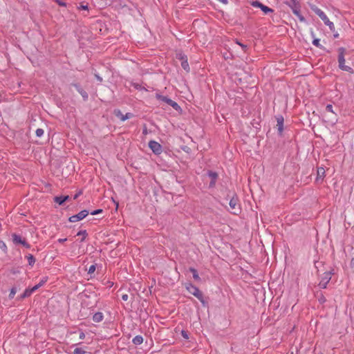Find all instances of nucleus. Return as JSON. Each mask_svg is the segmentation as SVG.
I'll return each mask as SVG.
<instances>
[{"label": "nucleus", "instance_id": "obj_1", "mask_svg": "<svg viewBox=\"0 0 354 354\" xmlns=\"http://www.w3.org/2000/svg\"><path fill=\"white\" fill-rule=\"evenodd\" d=\"M338 51V66L344 71L353 73V70L351 67L345 65V55L346 53V48L340 47L337 49Z\"/></svg>", "mask_w": 354, "mask_h": 354}, {"label": "nucleus", "instance_id": "obj_2", "mask_svg": "<svg viewBox=\"0 0 354 354\" xmlns=\"http://www.w3.org/2000/svg\"><path fill=\"white\" fill-rule=\"evenodd\" d=\"M185 287L190 294L195 296L203 305H205L203 294L196 286L190 282H187L185 283Z\"/></svg>", "mask_w": 354, "mask_h": 354}, {"label": "nucleus", "instance_id": "obj_3", "mask_svg": "<svg viewBox=\"0 0 354 354\" xmlns=\"http://www.w3.org/2000/svg\"><path fill=\"white\" fill-rule=\"evenodd\" d=\"M312 9L315 12V13L317 14L321 18V19L324 22V24L329 27L330 30H334L335 26L333 23L328 19L326 15L321 9L316 6L315 8H312Z\"/></svg>", "mask_w": 354, "mask_h": 354}, {"label": "nucleus", "instance_id": "obj_4", "mask_svg": "<svg viewBox=\"0 0 354 354\" xmlns=\"http://www.w3.org/2000/svg\"><path fill=\"white\" fill-rule=\"evenodd\" d=\"M230 207L231 208V212L234 214H239L241 212L240 205L239 204L238 198L236 196H232L230 202Z\"/></svg>", "mask_w": 354, "mask_h": 354}, {"label": "nucleus", "instance_id": "obj_5", "mask_svg": "<svg viewBox=\"0 0 354 354\" xmlns=\"http://www.w3.org/2000/svg\"><path fill=\"white\" fill-rule=\"evenodd\" d=\"M12 240L14 244H21L26 248H30V245L28 243L25 239H22L21 236L14 233L12 234Z\"/></svg>", "mask_w": 354, "mask_h": 354}, {"label": "nucleus", "instance_id": "obj_6", "mask_svg": "<svg viewBox=\"0 0 354 354\" xmlns=\"http://www.w3.org/2000/svg\"><path fill=\"white\" fill-rule=\"evenodd\" d=\"M88 213L89 212L88 210L84 209V210L80 212L78 214L71 216L69 218V221L72 222V223H75V222L81 221L83 218H84L88 214Z\"/></svg>", "mask_w": 354, "mask_h": 354}, {"label": "nucleus", "instance_id": "obj_7", "mask_svg": "<svg viewBox=\"0 0 354 354\" xmlns=\"http://www.w3.org/2000/svg\"><path fill=\"white\" fill-rule=\"evenodd\" d=\"M331 274H332L331 272H324V276L322 278V279L319 283V286L320 288L324 289L326 288L327 284L329 283V281L331 279Z\"/></svg>", "mask_w": 354, "mask_h": 354}, {"label": "nucleus", "instance_id": "obj_8", "mask_svg": "<svg viewBox=\"0 0 354 354\" xmlns=\"http://www.w3.org/2000/svg\"><path fill=\"white\" fill-rule=\"evenodd\" d=\"M149 147L156 155H159L162 153V146L156 141H149Z\"/></svg>", "mask_w": 354, "mask_h": 354}, {"label": "nucleus", "instance_id": "obj_9", "mask_svg": "<svg viewBox=\"0 0 354 354\" xmlns=\"http://www.w3.org/2000/svg\"><path fill=\"white\" fill-rule=\"evenodd\" d=\"M252 6H253L254 7H256V8H259L265 14H268V13L274 12V10L262 4L261 2L258 1H253L252 3Z\"/></svg>", "mask_w": 354, "mask_h": 354}, {"label": "nucleus", "instance_id": "obj_10", "mask_svg": "<svg viewBox=\"0 0 354 354\" xmlns=\"http://www.w3.org/2000/svg\"><path fill=\"white\" fill-rule=\"evenodd\" d=\"M298 5L294 6L293 4H289V6L291 8L292 12L299 18V21L301 22H305L306 19L303 15H301L300 11L298 8Z\"/></svg>", "mask_w": 354, "mask_h": 354}, {"label": "nucleus", "instance_id": "obj_11", "mask_svg": "<svg viewBox=\"0 0 354 354\" xmlns=\"http://www.w3.org/2000/svg\"><path fill=\"white\" fill-rule=\"evenodd\" d=\"M325 169L324 167H320L317 168V178H316V182L317 183H322L324 180V178L325 177Z\"/></svg>", "mask_w": 354, "mask_h": 354}, {"label": "nucleus", "instance_id": "obj_12", "mask_svg": "<svg viewBox=\"0 0 354 354\" xmlns=\"http://www.w3.org/2000/svg\"><path fill=\"white\" fill-rule=\"evenodd\" d=\"M276 120L277 122V126L279 133L280 135H281L282 132L283 131V122H284L283 117L282 115H277L276 117Z\"/></svg>", "mask_w": 354, "mask_h": 354}, {"label": "nucleus", "instance_id": "obj_13", "mask_svg": "<svg viewBox=\"0 0 354 354\" xmlns=\"http://www.w3.org/2000/svg\"><path fill=\"white\" fill-rule=\"evenodd\" d=\"M71 85L77 89L84 100H87L88 97V93L78 84H72Z\"/></svg>", "mask_w": 354, "mask_h": 354}, {"label": "nucleus", "instance_id": "obj_14", "mask_svg": "<svg viewBox=\"0 0 354 354\" xmlns=\"http://www.w3.org/2000/svg\"><path fill=\"white\" fill-rule=\"evenodd\" d=\"M156 97L158 100H160L162 102H165L166 104H167L168 105H170V104H171V102L173 101L171 99L169 98L167 96H164V95H162L159 93H156Z\"/></svg>", "mask_w": 354, "mask_h": 354}, {"label": "nucleus", "instance_id": "obj_15", "mask_svg": "<svg viewBox=\"0 0 354 354\" xmlns=\"http://www.w3.org/2000/svg\"><path fill=\"white\" fill-rule=\"evenodd\" d=\"M208 176L211 178L212 180L209 183V187H214L216 183V180L218 177V174L216 172L209 171Z\"/></svg>", "mask_w": 354, "mask_h": 354}, {"label": "nucleus", "instance_id": "obj_16", "mask_svg": "<svg viewBox=\"0 0 354 354\" xmlns=\"http://www.w3.org/2000/svg\"><path fill=\"white\" fill-rule=\"evenodd\" d=\"M68 198H69L68 196H55L54 198V201L59 205H62Z\"/></svg>", "mask_w": 354, "mask_h": 354}, {"label": "nucleus", "instance_id": "obj_17", "mask_svg": "<svg viewBox=\"0 0 354 354\" xmlns=\"http://www.w3.org/2000/svg\"><path fill=\"white\" fill-rule=\"evenodd\" d=\"M103 318H104V315H103L102 313L97 312L93 315V321L94 322L98 323V322H102L103 320Z\"/></svg>", "mask_w": 354, "mask_h": 354}, {"label": "nucleus", "instance_id": "obj_18", "mask_svg": "<svg viewBox=\"0 0 354 354\" xmlns=\"http://www.w3.org/2000/svg\"><path fill=\"white\" fill-rule=\"evenodd\" d=\"M189 272H191L192 273L193 278L194 279L195 281H201V279L199 277L197 270L194 268L191 267L189 268Z\"/></svg>", "mask_w": 354, "mask_h": 354}, {"label": "nucleus", "instance_id": "obj_19", "mask_svg": "<svg viewBox=\"0 0 354 354\" xmlns=\"http://www.w3.org/2000/svg\"><path fill=\"white\" fill-rule=\"evenodd\" d=\"M132 342L135 345H140L143 342V337L141 335H136Z\"/></svg>", "mask_w": 354, "mask_h": 354}, {"label": "nucleus", "instance_id": "obj_20", "mask_svg": "<svg viewBox=\"0 0 354 354\" xmlns=\"http://www.w3.org/2000/svg\"><path fill=\"white\" fill-rule=\"evenodd\" d=\"M326 112H328V113H331L334 115V117H333V120L335 121L337 120V118H336V113L333 111V106L331 104H328L326 106Z\"/></svg>", "mask_w": 354, "mask_h": 354}, {"label": "nucleus", "instance_id": "obj_21", "mask_svg": "<svg viewBox=\"0 0 354 354\" xmlns=\"http://www.w3.org/2000/svg\"><path fill=\"white\" fill-rule=\"evenodd\" d=\"M181 66L187 72L189 71L190 68L187 62V59H185V60H183V62H181Z\"/></svg>", "mask_w": 354, "mask_h": 354}, {"label": "nucleus", "instance_id": "obj_22", "mask_svg": "<svg viewBox=\"0 0 354 354\" xmlns=\"http://www.w3.org/2000/svg\"><path fill=\"white\" fill-rule=\"evenodd\" d=\"M26 257L28 261V264L32 266L35 263V258L30 254H29Z\"/></svg>", "mask_w": 354, "mask_h": 354}, {"label": "nucleus", "instance_id": "obj_23", "mask_svg": "<svg viewBox=\"0 0 354 354\" xmlns=\"http://www.w3.org/2000/svg\"><path fill=\"white\" fill-rule=\"evenodd\" d=\"M32 293V292L30 290V288H27V289L25 290L24 293L21 295V299H24L26 297H28L30 296Z\"/></svg>", "mask_w": 354, "mask_h": 354}, {"label": "nucleus", "instance_id": "obj_24", "mask_svg": "<svg viewBox=\"0 0 354 354\" xmlns=\"http://www.w3.org/2000/svg\"><path fill=\"white\" fill-rule=\"evenodd\" d=\"M113 114L117 118H120L122 120V118L124 116V114H122V111L120 109H115L113 111Z\"/></svg>", "mask_w": 354, "mask_h": 354}, {"label": "nucleus", "instance_id": "obj_25", "mask_svg": "<svg viewBox=\"0 0 354 354\" xmlns=\"http://www.w3.org/2000/svg\"><path fill=\"white\" fill-rule=\"evenodd\" d=\"M169 106H172L177 111H182L180 106L178 104L177 102H176L174 101H172L171 104H170Z\"/></svg>", "mask_w": 354, "mask_h": 354}, {"label": "nucleus", "instance_id": "obj_26", "mask_svg": "<svg viewBox=\"0 0 354 354\" xmlns=\"http://www.w3.org/2000/svg\"><path fill=\"white\" fill-rule=\"evenodd\" d=\"M80 235L83 236L82 239H81V242H83L85 238L87 236L88 234L86 230H80V232H77V236Z\"/></svg>", "mask_w": 354, "mask_h": 354}, {"label": "nucleus", "instance_id": "obj_27", "mask_svg": "<svg viewBox=\"0 0 354 354\" xmlns=\"http://www.w3.org/2000/svg\"><path fill=\"white\" fill-rule=\"evenodd\" d=\"M313 44L321 49H324V47L320 44L319 39H314L313 41Z\"/></svg>", "mask_w": 354, "mask_h": 354}, {"label": "nucleus", "instance_id": "obj_28", "mask_svg": "<svg viewBox=\"0 0 354 354\" xmlns=\"http://www.w3.org/2000/svg\"><path fill=\"white\" fill-rule=\"evenodd\" d=\"M133 117V114L131 113H127L124 117L122 118V121H125L129 118H131Z\"/></svg>", "mask_w": 354, "mask_h": 354}, {"label": "nucleus", "instance_id": "obj_29", "mask_svg": "<svg viewBox=\"0 0 354 354\" xmlns=\"http://www.w3.org/2000/svg\"><path fill=\"white\" fill-rule=\"evenodd\" d=\"M16 292H17V288H16L13 287L12 288H11L10 292L9 294V298L10 299H12L15 297Z\"/></svg>", "mask_w": 354, "mask_h": 354}, {"label": "nucleus", "instance_id": "obj_30", "mask_svg": "<svg viewBox=\"0 0 354 354\" xmlns=\"http://www.w3.org/2000/svg\"><path fill=\"white\" fill-rule=\"evenodd\" d=\"M74 354H85L86 352L81 348H76L73 351Z\"/></svg>", "mask_w": 354, "mask_h": 354}, {"label": "nucleus", "instance_id": "obj_31", "mask_svg": "<svg viewBox=\"0 0 354 354\" xmlns=\"http://www.w3.org/2000/svg\"><path fill=\"white\" fill-rule=\"evenodd\" d=\"M44 130L40 128L37 129L35 131L36 136L37 137H41L44 135Z\"/></svg>", "mask_w": 354, "mask_h": 354}, {"label": "nucleus", "instance_id": "obj_32", "mask_svg": "<svg viewBox=\"0 0 354 354\" xmlns=\"http://www.w3.org/2000/svg\"><path fill=\"white\" fill-rule=\"evenodd\" d=\"M176 57L178 59H180L182 62H183V60H185V59H187V56L185 54L181 53H178L176 55Z\"/></svg>", "mask_w": 354, "mask_h": 354}, {"label": "nucleus", "instance_id": "obj_33", "mask_svg": "<svg viewBox=\"0 0 354 354\" xmlns=\"http://www.w3.org/2000/svg\"><path fill=\"white\" fill-rule=\"evenodd\" d=\"M95 268H96L95 265H91L88 270V273L93 274L95 272Z\"/></svg>", "mask_w": 354, "mask_h": 354}, {"label": "nucleus", "instance_id": "obj_34", "mask_svg": "<svg viewBox=\"0 0 354 354\" xmlns=\"http://www.w3.org/2000/svg\"><path fill=\"white\" fill-rule=\"evenodd\" d=\"M0 248L2 249L5 252L7 250V246L3 241H0Z\"/></svg>", "mask_w": 354, "mask_h": 354}, {"label": "nucleus", "instance_id": "obj_35", "mask_svg": "<svg viewBox=\"0 0 354 354\" xmlns=\"http://www.w3.org/2000/svg\"><path fill=\"white\" fill-rule=\"evenodd\" d=\"M181 335L183 336V338H185L186 339H189V336H188L187 332L185 331V330H182L181 331Z\"/></svg>", "mask_w": 354, "mask_h": 354}, {"label": "nucleus", "instance_id": "obj_36", "mask_svg": "<svg viewBox=\"0 0 354 354\" xmlns=\"http://www.w3.org/2000/svg\"><path fill=\"white\" fill-rule=\"evenodd\" d=\"M101 212H102V209H98L94 210L92 212H91V214L96 215V214H100Z\"/></svg>", "mask_w": 354, "mask_h": 354}, {"label": "nucleus", "instance_id": "obj_37", "mask_svg": "<svg viewBox=\"0 0 354 354\" xmlns=\"http://www.w3.org/2000/svg\"><path fill=\"white\" fill-rule=\"evenodd\" d=\"M46 281H47V278H44L41 280V281L37 285L39 287H41Z\"/></svg>", "mask_w": 354, "mask_h": 354}, {"label": "nucleus", "instance_id": "obj_38", "mask_svg": "<svg viewBox=\"0 0 354 354\" xmlns=\"http://www.w3.org/2000/svg\"><path fill=\"white\" fill-rule=\"evenodd\" d=\"M236 44H239V45L242 48V49H243L244 51H245V50H246V49H247V48H248L246 45L243 44H241V43L239 42L238 41H236Z\"/></svg>", "mask_w": 354, "mask_h": 354}, {"label": "nucleus", "instance_id": "obj_39", "mask_svg": "<svg viewBox=\"0 0 354 354\" xmlns=\"http://www.w3.org/2000/svg\"><path fill=\"white\" fill-rule=\"evenodd\" d=\"M326 301V298L324 297V295H321V297L319 298V301L321 303V304H323L324 303L325 301Z\"/></svg>", "mask_w": 354, "mask_h": 354}, {"label": "nucleus", "instance_id": "obj_40", "mask_svg": "<svg viewBox=\"0 0 354 354\" xmlns=\"http://www.w3.org/2000/svg\"><path fill=\"white\" fill-rule=\"evenodd\" d=\"M40 287L37 284L35 286H33L32 288H30L32 292L33 293L35 291H36L37 289H39Z\"/></svg>", "mask_w": 354, "mask_h": 354}, {"label": "nucleus", "instance_id": "obj_41", "mask_svg": "<svg viewBox=\"0 0 354 354\" xmlns=\"http://www.w3.org/2000/svg\"><path fill=\"white\" fill-rule=\"evenodd\" d=\"M56 1L59 6H66V3L62 1L61 0H56Z\"/></svg>", "mask_w": 354, "mask_h": 354}, {"label": "nucleus", "instance_id": "obj_42", "mask_svg": "<svg viewBox=\"0 0 354 354\" xmlns=\"http://www.w3.org/2000/svg\"><path fill=\"white\" fill-rule=\"evenodd\" d=\"M80 8L82 10H88V6L87 5H81Z\"/></svg>", "mask_w": 354, "mask_h": 354}, {"label": "nucleus", "instance_id": "obj_43", "mask_svg": "<svg viewBox=\"0 0 354 354\" xmlns=\"http://www.w3.org/2000/svg\"><path fill=\"white\" fill-rule=\"evenodd\" d=\"M128 297H129L128 295L127 294H125L122 296V299L124 301H127L128 299Z\"/></svg>", "mask_w": 354, "mask_h": 354}, {"label": "nucleus", "instance_id": "obj_44", "mask_svg": "<svg viewBox=\"0 0 354 354\" xmlns=\"http://www.w3.org/2000/svg\"><path fill=\"white\" fill-rule=\"evenodd\" d=\"M85 337V334L83 332H81L80 334V339H83Z\"/></svg>", "mask_w": 354, "mask_h": 354}, {"label": "nucleus", "instance_id": "obj_45", "mask_svg": "<svg viewBox=\"0 0 354 354\" xmlns=\"http://www.w3.org/2000/svg\"><path fill=\"white\" fill-rule=\"evenodd\" d=\"M290 1L292 2V4H293L295 6H296V5H299L297 0H290Z\"/></svg>", "mask_w": 354, "mask_h": 354}, {"label": "nucleus", "instance_id": "obj_46", "mask_svg": "<svg viewBox=\"0 0 354 354\" xmlns=\"http://www.w3.org/2000/svg\"><path fill=\"white\" fill-rule=\"evenodd\" d=\"M81 194H82V192H78L77 194H76L74 196L73 199H75H75H77V197H78L80 195H81Z\"/></svg>", "mask_w": 354, "mask_h": 354}, {"label": "nucleus", "instance_id": "obj_47", "mask_svg": "<svg viewBox=\"0 0 354 354\" xmlns=\"http://www.w3.org/2000/svg\"><path fill=\"white\" fill-rule=\"evenodd\" d=\"M66 240H67L66 239H59L58 240V241H59V243H64V242H65Z\"/></svg>", "mask_w": 354, "mask_h": 354}, {"label": "nucleus", "instance_id": "obj_48", "mask_svg": "<svg viewBox=\"0 0 354 354\" xmlns=\"http://www.w3.org/2000/svg\"><path fill=\"white\" fill-rule=\"evenodd\" d=\"M95 77L97 79V80H99L100 82L102 80V77H100L98 75H95Z\"/></svg>", "mask_w": 354, "mask_h": 354}, {"label": "nucleus", "instance_id": "obj_49", "mask_svg": "<svg viewBox=\"0 0 354 354\" xmlns=\"http://www.w3.org/2000/svg\"><path fill=\"white\" fill-rule=\"evenodd\" d=\"M143 133L144 134H147V130L146 128H145V129L143 130Z\"/></svg>", "mask_w": 354, "mask_h": 354}, {"label": "nucleus", "instance_id": "obj_50", "mask_svg": "<svg viewBox=\"0 0 354 354\" xmlns=\"http://www.w3.org/2000/svg\"><path fill=\"white\" fill-rule=\"evenodd\" d=\"M351 265H353V264H354V259H353L351 260Z\"/></svg>", "mask_w": 354, "mask_h": 354}, {"label": "nucleus", "instance_id": "obj_51", "mask_svg": "<svg viewBox=\"0 0 354 354\" xmlns=\"http://www.w3.org/2000/svg\"><path fill=\"white\" fill-rule=\"evenodd\" d=\"M334 37H338V35H337H337H334Z\"/></svg>", "mask_w": 354, "mask_h": 354}]
</instances>
